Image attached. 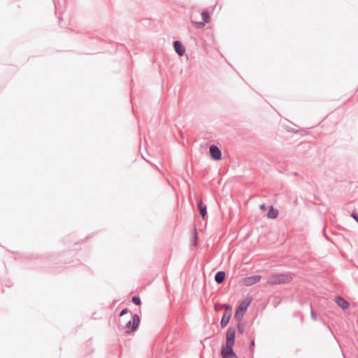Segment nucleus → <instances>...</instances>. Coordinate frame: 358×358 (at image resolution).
I'll list each match as a JSON object with an SVG mask.
<instances>
[{
    "mask_svg": "<svg viewBox=\"0 0 358 358\" xmlns=\"http://www.w3.org/2000/svg\"><path fill=\"white\" fill-rule=\"evenodd\" d=\"M246 313V299L241 301L239 306L236 308L234 320L238 323V330L241 334H243L245 331L244 324L241 322L243 321L244 315Z\"/></svg>",
    "mask_w": 358,
    "mask_h": 358,
    "instance_id": "1",
    "label": "nucleus"
},
{
    "mask_svg": "<svg viewBox=\"0 0 358 358\" xmlns=\"http://www.w3.org/2000/svg\"><path fill=\"white\" fill-rule=\"evenodd\" d=\"M292 278L289 273H278L270 275L267 283L270 285L285 284L292 281Z\"/></svg>",
    "mask_w": 358,
    "mask_h": 358,
    "instance_id": "2",
    "label": "nucleus"
},
{
    "mask_svg": "<svg viewBox=\"0 0 358 358\" xmlns=\"http://www.w3.org/2000/svg\"><path fill=\"white\" fill-rule=\"evenodd\" d=\"M222 308H224L225 311L222 317L220 326L222 328H224L228 324L231 317L232 307L228 304H223Z\"/></svg>",
    "mask_w": 358,
    "mask_h": 358,
    "instance_id": "3",
    "label": "nucleus"
},
{
    "mask_svg": "<svg viewBox=\"0 0 358 358\" xmlns=\"http://www.w3.org/2000/svg\"><path fill=\"white\" fill-rule=\"evenodd\" d=\"M140 322V318L139 316L137 314H134L132 317V320H129L126 324V327L129 328L130 325L131 324V328L125 331V334H130L135 331L136 328L138 327Z\"/></svg>",
    "mask_w": 358,
    "mask_h": 358,
    "instance_id": "4",
    "label": "nucleus"
},
{
    "mask_svg": "<svg viewBox=\"0 0 358 358\" xmlns=\"http://www.w3.org/2000/svg\"><path fill=\"white\" fill-rule=\"evenodd\" d=\"M234 345H223L221 350V355L222 358H238L236 355L233 350Z\"/></svg>",
    "mask_w": 358,
    "mask_h": 358,
    "instance_id": "5",
    "label": "nucleus"
},
{
    "mask_svg": "<svg viewBox=\"0 0 358 358\" xmlns=\"http://www.w3.org/2000/svg\"><path fill=\"white\" fill-rule=\"evenodd\" d=\"M234 345H223L221 350V355L222 358H238L236 355L233 350Z\"/></svg>",
    "mask_w": 358,
    "mask_h": 358,
    "instance_id": "6",
    "label": "nucleus"
},
{
    "mask_svg": "<svg viewBox=\"0 0 358 358\" xmlns=\"http://www.w3.org/2000/svg\"><path fill=\"white\" fill-rule=\"evenodd\" d=\"M202 22H196L191 20V22L197 29H202L205 27L206 24L210 21V15L207 11H203L201 13Z\"/></svg>",
    "mask_w": 358,
    "mask_h": 358,
    "instance_id": "7",
    "label": "nucleus"
},
{
    "mask_svg": "<svg viewBox=\"0 0 358 358\" xmlns=\"http://www.w3.org/2000/svg\"><path fill=\"white\" fill-rule=\"evenodd\" d=\"M236 329L234 327H229L226 334V345H234Z\"/></svg>",
    "mask_w": 358,
    "mask_h": 358,
    "instance_id": "8",
    "label": "nucleus"
},
{
    "mask_svg": "<svg viewBox=\"0 0 358 358\" xmlns=\"http://www.w3.org/2000/svg\"><path fill=\"white\" fill-rule=\"evenodd\" d=\"M210 156L213 159L215 160H220L222 157V152L220 148L215 145H212L209 148Z\"/></svg>",
    "mask_w": 358,
    "mask_h": 358,
    "instance_id": "9",
    "label": "nucleus"
},
{
    "mask_svg": "<svg viewBox=\"0 0 358 358\" xmlns=\"http://www.w3.org/2000/svg\"><path fill=\"white\" fill-rule=\"evenodd\" d=\"M173 47L175 51L178 54V55L182 56L185 54V49L179 41H175L173 42Z\"/></svg>",
    "mask_w": 358,
    "mask_h": 358,
    "instance_id": "10",
    "label": "nucleus"
},
{
    "mask_svg": "<svg viewBox=\"0 0 358 358\" xmlns=\"http://www.w3.org/2000/svg\"><path fill=\"white\" fill-rule=\"evenodd\" d=\"M336 303L338 306H340L342 309L345 310L349 308L350 303L345 299H344L341 296H336Z\"/></svg>",
    "mask_w": 358,
    "mask_h": 358,
    "instance_id": "11",
    "label": "nucleus"
},
{
    "mask_svg": "<svg viewBox=\"0 0 358 358\" xmlns=\"http://www.w3.org/2000/svg\"><path fill=\"white\" fill-rule=\"evenodd\" d=\"M198 209L199 210V213L203 218V220L205 219L206 215H207V208L205 204L202 202V201H200L198 203Z\"/></svg>",
    "mask_w": 358,
    "mask_h": 358,
    "instance_id": "12",
    "label": "nucleus"
},
{
    "mask_svg": "<svg viewBox=\"0 0 358 358\" xmlns=\"http://www.w3.org/2000/svg\"><path fill=\"white\" fill-rule=\"evenodd\" d=\"M225 279V273L224 271H218L215 276V280L217 283L221 284Z\"/></svg>",
    "mask_w": 358,
    "mask_h": 358,
    "instance_id": "13",
    "label": "nucleus"
},
{
    "mask_svg": "<svg viewBox=\"0 0 358 358\" xmlns=\"http://www.w3.org/2000/svg\"><path fill=\"white\" fill-rule=\"evenodd\" d=\"M261 278L262 277L259 275L248 277V286H250L258 282L261 280Z\"/></svg>",
    "mask_w": 358,
    "mask_h": 358,
    "instance_id": "14",
    "label": "nucleus"
},
{
    "mask_svg": "<svg viewBox=\"0 0 358 358\" xmlns=\"http://www.w3.org/2000/svg\"><path fill=\"white\" fill-rule=\"evenodd\" d=\"M278 215V210L276 209H274L273 206H270L269 210L267 213V217L271 219H275Z\"/></svg>",
    "mask_w": 358,
    "mask_h": 358,
    "instance_id": "15",
    "label": "nucleus"
},
{
    "mask_svg": "<svg viewBox=\"0 0 358 358\" xmlns=\"http://www.w3.org/2000/svg\"><path fill=\"white\" fill-rule=\"evenodd\" d=\"M131 300L134 304L138 305V306H139L141 303V299L137 296H133Z\"/></svg>",
    "mask_w": 358,
    "mask_h": 358,
    "instance_id": "16",
    "label": "nucleus"
},
{
    "mask_svg": "<svg viewBox=\"0 0 358 358\" xmlns=\"http://www.w3.org/2000/svg\"><path fill=\"white\" fill-rule=\"evenodd\" d=\"M311 318L313 320H317V313L316 312L311 308Z\"/></svg>",
    "mask_w": 358,
    "mask_h": 358,
    "instance_id": "17",
    "label": "nucleus"
},
{
    "mask_svg": "<svg viewBox=\"0 0 358 358\" xmlns=\"http://www.w3.org/2000/svg\"><path fill=\"white\" fill-rule=\"evenodd\" d=\"M351 215L358 222V214L355 212H353Z\"/></svg>",
    "mask_w": 358,
    "mask_h": 358,
    "instance_id": "18",
    "label": "nucleus"
},
{
    "mask_svg": "<svg viewBox=\"0 0 358 358\" xmlns=\"http://www.w3.org/2000/svg\"><path fill=\"white\" fill-rule=\"evenodd\" d=\"M128 313V309L127 308H124L120 314V316H123L124 315L127 314Z\"/></svg>",
    "mask_w": 358,
    "mask_h": 358,
    "instance_id": "19",
    "label": "nucleus"
},
{
    "mask_svg": "<svg viewBox=\"0 0 358 358\" xmlns=\"http://www.w3.org/2000/svg\"><path fill=\"white\" fill-rule=\"evenodd\" d=\"M255 346V341H251V343H250V349H252Z\"/></svg>",
    "mask_w": 358,
    "mask_h": 358,
    "instance_id": "20",
    "label": "nucleus"
},
{
    "mask_svg": "<svg viewBox=\"0 0 358 358\" xmlns=\"http://www.w3.org/2000/svg\"><path fill=\"white\" fill-rule=\"evenodd\" d=\"M251 301H252V299H249V298L248 297V303H247L248 307L250 306V304Z\"/></svg>",
    "mask_w": 358,
    "mask_h": 358,
    "instance_id": "21",
    "label": "nucleus"
},
{
    "mask_svg": "<svg viewBox=\"0 0 358 358\" xmlns=\"http://www.w3.org/2000/svg\"><path fill=\"white\" fill-rule=\"evenodd\" d=\"M260 208H261L262 209H266V206H265V205H264V204L261 205V206H260Z\"/></svg>",
    "mask_w": 358,
    "mask_h": 358,
    "instance_id": "22",
    "label": "nucleus"
},
{
    "mask_svg": "<svg viewBox=\"0 0 358 358\" xmlns=\"http://www.w3.org/2000/svg\"><path fill=\"white\" fill-rule=\"evenodd\" d=\"M194 237H195V238H197V233H196V231L194 232Z\"/></svg>",
    "mask_w": 358,
    "mask_h": 358,
    "instance_id": "23",
    "label": "nucleus"
}]
</instances>
